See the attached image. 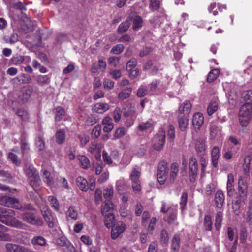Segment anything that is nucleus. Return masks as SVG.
Here are the masks:
<instances>
[{
  "instance_id": "f257e3e1",
  "label": "nucleus",
  "mask_w": 252,
  "mask_h": 252,
  "mask_svg": "<svg viewBox=\"0 0 252 252\" xmlns=\"http://www.w3.org/2000/svg\"><path fill=\"white\" fill-rule=\"evenodd\" d=\"M238 192L232 200V208L235 211L244 203L247 198L248 183L245 177L240 176L238 180Z\"/></svg>"
},
{
  "instance_id": "f03ea898",
  "label": "nucleus",
  "mask_w": 252,
  "mask_h": 252,
  "mask_svg": "<svg viewBox=\"0 0 252 252\" xmlns=\"http://www.w3.org/2000/svg\"><path fill=\"white\" fill-rule=\"evenodd\" d=\"M0 221L10 226L22 229L25 224L19 220L14 217L15 211L11 209L0 208Z\"/></svg>"
},
{
  "instance_id": "7ed1b4c3",
  "label": "nucleus",
  "mask_w": 252,
  "mask_h": 252,
  "mask_svg": "<svg viewBox=\"0 0 252 252\" xmlns=\"http://www.w3.org/2000/svg\"><path fill=\"white\" fill-rule=\"evenodd\" d=\"M24 173L29 179L30 185L35 192H38L40 189L41 180L37 170L32 165H26Z\"/></svg>"
},
{
  "instance_id": "20e7f679",
  "label": "nucleus",
  "mask_w": 252,
  "mask_h": 252,
  "mask_svg": "<svg viewBox=\"0 0 252 252\" xmlns=\"http://www.w3.org/2000/svg\"><path fill=\"white\" fill-rule=\"evenodd\" d=\"M252 114V104L245 103L241 106L239 113V120L243 126H245L248 125L251 118Z\"/></svg>"
},
{
  "instance_id": "39448f33",
  "label": "nucleus",
  "mask_w": 252,
  "mask_h": 252,
  "mask_svg": "<svg viewBox=\"0 0 252 252\" xmlns=\"http://www.w3.org/2000/svg\"><path fill=\"white\" fill-rule=\"evenodd\" d=\"M21 218L24 221L32 225L41 226L43 224L42 218L32 212H26L22 214Z\"/></svg>"
},
{
  "instance_id": "423d86ee",
  "label": "nucleus",
  "mask_w": 252,
  "mask_h": 252,
  "mask_svg": "<svg viewBox=\"0 0 252 252\" xmlns=\"http://www.w3.org/2000/svg\"><path fill=\"white\" fill-rule=\"evenodd\" d=\"M0 204L15 209L21 208V204L17 198L11 197L3 194H0Z\"/></svg>"
},
{
  "instance_id": "0eeeda50",
  "label": "nucleus",
  "mask_w": 252,
  "mask_h": 252,
  "mask_svg": "<svg viewBox=\"0 0 252 252\" xmlns=\"http://www.w3.org/2000/svg\"><path fill=\"white\" fill-rule=\"evenodd\" d=\"M165 140V132L163 129L159 131L158 133L156 135L153 139V144L150 148V152L154 150L156 151L160 150L164 144Z\"/></svg>"
},
{
  "instance_id": "6e6552de",
  "label": "nucleus",
  "mask_w": 252,
  "mask_h": 252,
  "mask_svg": "<svg viewBox=\"0 0 252 252\" xmlns=\"http://www.w3.org/2000/svg\"><path fill=\"white\" fill-rule=\"evenodd\" d=\"M5 247V252H34L28 247L12 243H7Z\"/></svg>"
},
{
  "instance_id": "1a4fd4ad",
  "label": "nucleus",
  "mask_w": 252,
  "mask_h": 252,
  "mask_svg": "<svg viewBox=\"0 0 252 252\" xmlns=\"http://www.w3.org/2000/svg\"><path fill=\"white\" fill-rule=\"evenodd\" d=\"M189 178L191 182H194L198 171V163L196 159L191 157L189 160Z\"/></svg>"
},
{
  "instance_id": "9d476101",
  "label": "nucleus",
  "mask_w": 252,
  "mask_h": 252,
  "mask_svg": "<svg viewBox=\"0 0 252 252\" xmlns=\"http://www.w3.org/2000/svg\"><path fill=\"white\" fill-rule=\"evenodd\" d=\"M126 229V225L123 222H119L113 226L111 230V237L113 240L116 239Z\"/></svg>"
},
{
  "instance_id": "9b49d317",
  "label": "nucleus",
  "mask_w": 252,
  "mask_h": 252,
  "mask_svg": "<svg viewBox=\"0 0 252 252\" xmlns=\"http://www.w3.org/2000/svg\"><path fill=\"white\" fill-rule=\"evenodd\" d=\"M31 80L32 79L30 76L24 73H22L11 79V82L14 85H19L30 83Z\"/></svg>"
},
{
  "instance_id": "f8f14e48",
  "label": "nucleus",
  "mask_w": 252,
  "mask_h": 252,
  "mask_svg": "<svg viewBox=\"0 0 252 252\" xmlns=\"http://www.w3.org/2000/svg\"><path fill=\"white\" fill-rule=\"evenodd\" d=\"M179 166L178 163H173L171 164L169 174L167 179V183H173L176 179L178 175Z\"/></svg>"
},
{
  "instance_id": "ddd939ff",
  "label": "nucleus",
  "mask_w": 252,
  "mask_h": 252,
  "mask_svg": "<svg viewBox=\"0 0 252 252\" xmlns=\"http://www.w3.org/2000/svg\"><path fill=\"white\" fill-rule=\"evenodd\" d=\"M195 149L199 157L204 156L206 154L205 140L203 138H199L195 143Z\"/></svg>"
},
{
  "instance_id": "4468645a",
  "label": "nucleus",
  "mask_w": 252,
  "mask_h": 252,
  "mask_svg": "<svg viewBox=\"0 0 252 252\" xmlns=\"http://www.w3.org/2000/svg\"><path fill=\"white\" fill-rule=\"evenodd\" d=\"M102 145L100 143H92L89 147V151L94 153L96 159L99 160L101 158L100 152Z\"/></svg>"
},
{
  "instance_id": "2eb2a0df",
  "label": "nucleus",
  "mask_w": 252,
  "mask_h": 252,
  "mask_svg": "<svg viewBox=\"0 0 252 252\" xmlns=\"http://www.w3.org/2000/svg\"><path fill=\"white\" fill-rule=\"evenodd\" d=\"M234 176L232 173H229L227 175V194L231 197L233 195L234 191Z\"/></svg>"
},
{
  "instance_id": "dca6fc26",
  "label": "nucleus",
  "mask_w": 252,
  "mask_h": 252,
  "mask_svg": "<svg viewBox=\"0 0 252 252\" xmlns=\"http://www.w3.org/2000/svg\"><path fill=\"white\" fill-rule=\"evenodd\" d=\"M211 162L214 167L216 168L218 166V161L220 156V150L217 146H214L211 150Z\"/></svg>"
},
{
  "instance_id": "f3484780",
  "label": "nucleus",
  "mask_w": 252,
  "mask_h": 252,
  "mask_svg": "<svg viewBox=\"0 0 252 252\" xmlns=\"http://www.w3.org/2000/svg\"><path fill=\"white\" fill-rule=\"evenodd\" d=\"M204 122V117L202 113L197 112L194 114L192 119V125L196 129H199Z\"/></svg>"
},
{
  "instance_id": "a211bd4d",
  "label": "nucleus",
  "mask_w": 252,
  "mask_h": 252,
  "mask_svg": "<svg viewBox=\"0 0 252 252\" xmlns=\"http://www.w3.org/2000/svg\"><path fill=\"white\" fill-rule=\"evenodd\" d=\"M225 200V196L221 190H218L215 195V202L216 207L220 208L222 207Z\"/></svg>"
},
{
  "instance_id": "6ab92c4d",
  "label": "nucleus",
  "mask_w": 252,
  "mask_h": 252,
  "mask_svg": "<svg viewBox=\"0 0 252 252\" xmlns=\"http://www.w3.org/2000/svg\"><path fill=\"white\" fill-rule=\"evenodd\" d=\"M110 108V106L106 103H97L95 104L93 108V111L99 114H103Z\"/></svg>"
},
{
  "instance_id": "aec40b11",
  "label": "nucleus",
  "mask_w": 252,
  "mask_h": 252,
  "mask_svg": "<svg viewBox=\"0 0 252 252\" xmlns=\"http://www.w3.org/2000/svg\"><path fill=\"white\" fill-rule=\"evenodd\" d=\"M188 116L185 115L182 113L179 114L178 121L179 128L182 131H184L188 125Z\"/></svg>"
},
{
  "instance_id": "412c9836",
  "label": "nucleus",
  "mask_w": 252,
  "mask_h": 252,
  "mask_svg": "<svg viewBox=\"0 0 252 252\" xmlns=\"http://www.w3.org/2000/svg\"><path fill=\"white\" fill-rule=\"evenodd\" d=\"M102 157L104 162L110 165L112 163L113 159L117 158L118 152L117 151H114L111 153V155L109 156L108 155L106 151H103L102 153Z\"/></svg>"
},
{
  "instance_id": "4be33fe9",
  "label": "nucleus",
  "mask_w": 252,
  "mask_h": 252,
  "mask_svg": "<svg viewBox=\"0 0 252 252\" xmlns=\"http://www.w3.org/2000/svg\"><path fill=\"white\" fill-rule=\"evenodd\" d=\"M136 113V109L134 105L128 103L125 108L123 115L125 117H134Z\"/></svg>"
},
{
  "instance_id": "5701e85b",
  "label": "nucleus",
  "mask_w": 252,
  "mask_h": 252,
  "mask_svg": "<svg viewBox=\"0 0 252 252\" xmlns=\"http://www.w3.org/2000/svg\"><path fill=\"white\" fill-rule=\"evenodd\" d=\"M76 184L79 189L83 191H86L88 189V182L84 178L79 176L76 179Z\"/></svg>"
},
{
  "instance_id": "b1692460",
  "label": "nucleus",
  "mask_w": 252,
  "mask_h": 252,
  "mask_svg": "<svg viewBox=\"0 0 252 252\" xmlns=\"http://www.w3.org/2000/svg\"><path fill=\"white\" fill-rule=\"evenodd\" d=\"M31 243L34 246H39L42 247L47 245L46 240L41 236L33 237L32 239Z\"/></svg>"
},
{
  "instance_id": "393cba45",
  "label": "nucleus",
  "mask_w": 252,
  "mask_h": 252,
  "mask_svg": "<svg viewBox=\"0 0 252 252\" xmlns=\"http://www.w3.org/2000/svg\"><path fill=\"white\" fill-rule=\"evenodd\" d=\"M43 216L48 226L50 228H53L54 226V223L56 221L55 218L53 217L52 214L49 212L45 211L43 213Z\"/></svg>"
},
{
  "instance_id": "a878e982",
  "label": "nucleus",
  "mask_w": 252,
  "mask_h": 252,
  "mask_svg": "<svg viewBox=\"0 0 252 252\" xmlns=\"http://www.w3.org/2000/svg\"><path fill=\"white\" fill-rule=\"evenodd\" d=\"M191 108V104L189 101H186L183 104V105L181 106L179 109V113H182L183 114L188 116L189 114Z\"/></svg>"
},
{
  "instance_id": "bb28decb",
  "label": "nucleus",
  "mask_w": 252,
  "mask_h": 252,
  "mask_svg": "<svg viewBox=\"0 0 252 252\" xmlns=\"http://www.w3.org/2000/svg\"><path fill=\"white\" fill-rule=\"evenodd\" d=\"M104 216L105 226L108 228L112 227L115 221L114 215L112 213H109L107 214H105Z\"/></svg>"
},
{
  "instance_id": "cd10ccee",
  "label": "nucleus",
  "mask_w": 252,
  "mask_h": 252,
  "mask_svg": "<svg viewBox=\"0 0 252 252\" xmlns=\"http://www.w3.org/2000/svg\"><path fill=\"white\" fill-rule=\"evenodd\" d=\"M130 21H131V19L130 17H129L125 22L122 23L118 28V33H122L126 32L129 27Z\"/></svg>"
},
{
  "instance_id": "c85d7f7f",
  "label": "nucleus",
  "mask_w": 252,
  "mask_h": 252,
  "mask_svg": "<svg viewBox=\"0 0 252 252\" xmlns=\"http://www.w3.org/2000/svg\"><path fill=\"white\" fill-rule=\"evenodd\" d=\"M116 186V189L120 194L123 193L127 188L126 181L122 179L117 181Z\"/></svg>"
},
{
  "instance_id": "c756f323",
  "label": "nucleus",
  "mask_w": 252,
  "mask_h": 252,
  "mask_svg": "<svg viewBox=\"0 0 252 252\" xmlns=\"http://www.w3.org/2000/svg\"><path fill=\"white\" fill-rule=\"evenodd\" d=\"M37 83L41 86H43L49 84L50 82V78L47 75H38L36 78Z\"/></svg>"
},
{
  "instance_id": "7c9ffc66",
  "label": "nucleus",
  "mask_w": 252,
  "mask_h": 252,
  "mask_svg": "<svg viewBox=\"0 0 252 252\" xmlns=\"http://www.w3.org/2000/svg\"><path fill=\"white\" fill-rule=\"evenodd\" d=\"M130 18L131 21H133V29L134 30H138L142 27L143 20L140 16H135L134 17Z\"/></svg>"
},
{
  "instance_id": "2f4dec72",
  "label": "nucleus",
  "mask_w": 252,
  "mask_h": 252,
  "mask_svg": "<svg viewBox=\"0 0 252 252\" xmlns=\"http://www.w3.org/2000/svg\"><path fill=\"white\" fill-rule=\"evenodd\" d=\"M169 216L167 221L169 223H173L177 218V209L176 207H172L169 209Z\"/></svg>"
},
{
  "instance_id": "473e14b6",
  "label": "nucleus",
  "mask_w": 252,
  "mask_h": 252,
  "mask_svg": "<svg viewBox=\"0 0 252 252\" xmlns=\"http://www.w3.org/2000/svg\"><path fill=\"white\" fill-rule=\"evenodd\" d=\"M55 120L59 121L63 119L66 114V111L64 108L62 107H58L55 109Z\"/></svg>"
},
{
  "instance_id": "72a5a7b5",
  "label": "nucleus",
  "mask_w": 252,
  "mask_h": 252,
  "mask_svg": "<svg viewBox=\"0 0 252 252\" xmlns=\"http://www.w3.org/2000/svg\"><path fill=\"white\" fill-rule=\"evenodd\" d=\"M65 139V132L63 129L58 130L56 134V142L59 144H63Z\"/></svg>"
},
{
  "instance_id": "f704fd0d",
  "label": "nucleus",
  "mask_w": 252,
  "mask_h": 252,
  "mask_svg": "<svg viewBox=\"0 0 252 252\" xmlns=\"http://www.w3.org/2000/svg\"><path fill=\"white\" fill-rule=\"evenodd\" d=\"M131 92V88H126V89L123 90L118 94V98L121 100L126 99L130 96Z\"/></svg>"
},
{
  "instance_id": "c9c22d12",
  "label": "nucleus",
  "mask_w": 252,
  "mask_h": 252,
  "mask_svg": "<svg viewBox=\"0 0 252 252\" xmlns=\"http://www.w3.org/2000/svg\"><path fill=\"white\" fill-rule=\"evenodd\" d=\"M220 71L219 69H214L209 72L207 80L208 82H212L218 77Z\"/></svg>"
},
{
  "instance_id": "e433bc0d",
  "label": "nucleus",
  "mask_w": 252,
  "mask_h": 252,
  "mask_svg": "<svg viewBox=\"0 0 252 252\" xmlns=\"http://www.w3.org/2000/svg\"><path fill=\"white\" fill-rule=\"evenodd\" d=\"M67 219L70 218L76 220L78 218V212L73 207H69L66 213Z\"/></svg>"
},
{
  "instance_id": "4c0bfd02",
  "label": "nucleus",
  "mask_w": 252,
  "mask_h": 252,
  "mask_svg": "<svg viewBox=\"0 0 252 252\" xmlns=\"http://www.w3.org/2000/svg\"><path fill=\"white\" fill-rule=\"evenodd\" d=\"M25 58L28 59L29 61L31 60L29 57L26 56L25 57L21 55H16L12 57L11 59V63L15 65H19L24 62Z\"/></svg>"
},
{
  "instance_id": "58836bf2",
  "label": "nucleus",
  "mask_w": 252,
  "mask_h": 252,
  "mask_svg": "<svg viewBox=\"0 0 252 252\" xmlns=\"http://www.w3.org/2000/svg\"><path fill=\"white\" fill-rule=\"evenodd\" d=\"M8 228L0 224V240L9 241L10 240V236L5 234L4 232L8 231Z\"/></svg>"
},
{
  "instance_id": "ea45409f",
  "label": "nucleus",
  "mask_w": 252,
  "mask_h": 252,
  "mask_svg": "<svg viewBox=\"0 0 252 252\" xmlns=\"http://www.w3.org/2000/svg\"><path fill=\"white\" fill-rule=\"evenodd\" d=\"M82 168L84 169H87L90 166V163L89 159L85 156L81 155L78 157Z\"/></svg>"
},
{
  "instance_id": "a19ab883",
  "label": "nucleus",
  "mask_w": 252,
  "mask_h": 252,
  "mask_svg": "<svg viewBox=\"0 0 252 252\" xmlns=\"http://www.w3.org/2000/svg\"><path fill=\"white\" fill-rule=\"evenodd\" d=\"M188 197V193L186 192H184L182 193L180 202V208L182 213H183V212L186 208Z\"/></svg>"
},
{
  "instance_id": "79ce46f5",
  "label": "nucleus",
  "mask_w": 252,
  "mask_h": 252,
  "mask_svg": "<svg viewBox=\"0 0 252 252\" xmlns=\"http://www.w3.org/2000/svg\"><path fill=\"white\" fill-rule=\"evenodd\" d=\"M223 213L221 211L217 213L215 217V226L216 230H219L221 227V224L222 220Z\"/></svg>"
},
{
  "instance_id": "37998d69",
  "label": "nucleus",
  "mask_w": 252,
  "mask_h": 252,
  "mask_svg": "<svg viewBox=\"0 0 252 252\" xmlns=\"http://www.w3.org/2000/svg\"><path fill=\"white\" fill-rule=\"evenodd\" d=\"M218 102L217 100L211 102L207 108V112L209 115H212L218 109Z\"/></svg>"
},
{
  "instance_id": "c03bdc74",
  "label": "nucleus",
  "mask_w": 252,
  "mask_h": 252,
  "mask_svg": "<svg viewBox=\"0 0 252 252\" xmlns=\"http://www.w3.org/2000/svg\"><path fill=\"white\" fill-rule=\"evenodd\" d=\"M153 125L152 120L150 119L146 122H142L138 126V129L143 131L150 128Z\"/></svg>"
},
{
  "instance_id": "a18cd8bd",
  "label": "nucleus",
  "mask_w": 252,
  "mask_h": 252,
  "mask_svg": "<svg viewBox=\"0 0 252 252\" xmlns=\"http://www.w3.org/2000/svg\"><path fill=\"white\" fill-rule=\"evenodd\" d=\"M113 192L114 190L112 186H109L104 190L103 196L106 201H111Z\"/></svg>"
},
{
  "instance_id": "49530a36",
  "label": "nucleus",
  "mask_w": 252,
  "mask_h": 252,
  "mask_svg": "<svg viewBox=\"0 0 252 252\" xmlns=\"http://www.w3.org/2000/svg\"><path fill=\"white\" fill-rule=\"evenodd\" d=\"M114 208V205L111 201H106L104 205L101 207V213L103 216L112 210Z\"/></svg>"
},
{
  "instance_id": "de8ad7c7",
  "label": "nucleus",
  "mask_w": 252,
  "mask_h": 252,
  "mask_svg": "<svg viewBox=\"0 0 252 252\" xmlns=\"http://www.w3.org/2000/svg\"><path fill=\"white\" fill-rule=\"evenodd\" d=\"M242 97L246 101V103L252 104V90L244 91L242 94Z\"/></svg>"
},
{
  "instance_id": "09e8293b",
  "label": "nucleus",
  "mask_w": 252,
  "mask_h": 252,
  "mask_svg": "<svg viewBox=\"0 0 252 252\" xmlns=\"http://www.w3.org/2000/svg\"><path fill=\"white\" fill-rule=\"evenodd\" d=\"M141 172L139 168H134L131 173L130 178L133 183H136L137 181H140L139 179L140 176Z\"/></svg>"
},
{
  "instance_id": "8fccbe9b",
  "label": "nucleus",
  "mask_w": 252,
  "mask_h": 252,
  "mask_svg": "<svg viewBox=\"0 0 252 252\" xmlns=\"http://www.w3.org/2000/svg\"><path fill=\"white\" fill-rule=\"evenodd\" d=\"M204 225L206 230L211 231L212 228L211 217L209 215H206L204 219Z\"/></svg>"
},
{
  "instance_id": "3c124183",
  "label": "nucleus",
  "mask_w": 252,
  "mask_h": 252,
  "mask_svg": "<svg viewBox=\"0 0 252 252\" xmlns=\"http://www.w3.org/2000/svg\"><path fill=\"white\" fill-rule=\"evenodd\" d=\"M180 237L178 235H174V237L172 240V249L174 250H178L180 247Z\"/></svg>"
},
{
  "instance_id": "603ef678",
  "label": "nucleus",
  "mask_w": 252,
  "mask_h": 252,
  "mask_svg": "<svg viewBox=\"0 0 252 252\" xmlns=\"http://www.w3.org/2000/svg\"><path fill=\"white\" fill-rule=\"evenodd\" d=\"M220 133V129L216 125H213L211 126L210 128V135L211 139L215 138Z\"/></svg>"
},
{
  "instance_id": "864d4df0",
  "label": "nucleus",
  "mask_w": 252,
  "mask_h": 252,
  "mask_svg": "<svg viewBox=\"0 0 252 252\" xmlns=\"http://www.w3.org/2000/svg\"><path fill=\"white\" fill-rule=\"evenodd\" d=\"M137 61L136 59L132 58L126 64V69L127 71H130L133 69L137 65Z\"/></svg>"
},
{
  "instance_id": "5fc2aeb1",
  "label": "nucleus",
  "mask_w": 252,
  "mask_h": 252,
  "mask_svg": "<svg viewBox=\"0 0 252 252\" xmlns=\"http://www.w3.org/2000/svg\"><path fill=\"white\" fill-rule=\"evenodd\" d=\"M167 173H157V178L159 183L160 185L165 184L166 181H167L168 178L167 177Z\"/></svg>"
},
{
  "instance_id": "6e6d98bb",
  "label": "nucleus",
  "mask_w": 252,
  "mask_h": 252,
  "mask_svg": "<svg viewBox=\"0 0 252 252\" xmlns=\"http://www.w3.org/2000/svg\"><path fill=\"white\" fill-rule=\"evenodd\" d=\"M167 173L168 172V165L167 163L165 161H161L158 165L157 173Z\"/></svg>"
},
{
  "instance_id": "4d7b16f0",
  "label": "nucleus",
  "mask_w": 252,
  "mask_h": 252,
  "mask_svg": "<svg viewBox=\"0 0 252 252\" xmlns=\"http://www.w3.org/2000/svg\"><path fill=\"white\" fill-rule=\"evenodd\" d=\"M226 95L230 103H231L230 101H234L237 98V93L235 90L227 91L226 93Z\"/></svg>"
},
{
  "instance_id": "13d9d810",
  "label": "nucleus",
  "mask_w": 252,
  "mask_h": 252,
  "mask_svg": "<svg viewBox=\"0 0 252 252\" xmlns=\"http://www.w3.org/2000/svg\"><path fill=\"white\" fill-rule=\"evenodd\" d=\"M149 8L152 11L157 10L160 7V3L158 0H150Z\"/></svg>"
},
{
  "instance_id": "bf43d9fd",
  "label": "nucleus",
  "mask_w": 252,
  "mask_h": 252,
  "mask_svg": "<svg viewBox=\"0 0 252 252\" xmlns=\"http://www.w3.org/2000/svg\"><path fill=\"white\" fill-rule=\"evenodd\" d=\"M248 237V231L245 228H243L241 230L240 234V240L241 243L243 244H246Z\"/></svg>"
},
{
  "instance_id": "052dcab7",
  "label": "nucleus",
  "mask_w": 252,
  "mask_h": 252,
  "mask_svg": "<svg viewBox=\"0 0 252 252\" xmlns=\"http://www.w3.org/2000/svg\"><path fill=\"white\" fill-rule=\"evenodd\" d=\"M147 92V87L144 85H141L137 90V96L138 97H142L146 95Z\"/></svg>"
},
{
  "instance_id": "680f3d73",
  "label": "nucleus",
  "mask_w": 252,
  "mask_h": 252,
  "mask_svg": "<svg viewBox=\"0 0 252 252\" xmlns=\"http://www.w3.org/2000/svg\"><path fill=\"white\" fill-rule=\"evenodd\" d=\"M126 133V130L124 127H120L116 130L114 137L115 138H120L123 137Z\"/></svg>"
},
{
  "instance_id": "e2e57ef3",
  "label": "nucleus",
  "mask_w": 252,
  "mask_h": 252,
  "mask_svg": "<svg viewBox=\"0 0 252 252\" xmlns=\"http://www.w3.org/2000/svg\"><path fill=\"white\" fill-rule=\"evenodd\" d=\"M124 49V46L122 44H118L114 46L111 50V52L115 55H118L122 53Z\"/></svg>"
},
{
  "instance_id": "0e129e2a",
  "label": "nucleus",
  "mask_w": 252,
  "mask_h": 252,
  "mask_svg": "<svg viewBox=\"0 0 252 252\" xmlns=\"http://www.w3.org/2000/svg\"><path fill=\"white\" fill-rule=\"evenodd\" d=\"M169 240L168 234L165 230H162L160 233V242L162 244H166Z\"/></svg>"
},
{
  "instance_id": "69168bd1",
  "label": "nucleus",
  "mask_w": 252,
  "mask_h": 252,
  "mask_svg": "<svg viewBox=\"0 0 252 252\" xmlns=\"http://www.w3.org/2000/svg\"><path fill=\"white\" fill-rule=\"evenodd\" d=\"M35 144L39 150H43L45 148V142L41 136H38L37 138Z\"/></svg>"
},
{
  "instance_id": "338daca9",
  "label": "nucleus",
  "mask_w": 252,
  "mask_h": 252,
  "mask_svg": "<svg viewBox=\"0 0 252 252\" xmlns=\"http://www.w3.org/2000/svg\"><path fill=\"white\" fill-rule=\"evenodd\" d=\"M49 201L52 206L56 210L59 209V203L57 199L54 196H50L49 197Z\"/></svg>"
},
{
  "instance_id": "774afa93",
  "label": "nucleus",
  "mask_w": 252,
  "mask_h": 252,
  "mask_svg": "<svg viewBox=\"0 0 252 252\" xmlns=\"http://www.w3.org/2000/svg\"><path fill=\"white\" fill-rule=\"evenodd\" d=\"M114 82L108 79H105L103 81V86L105 89L111 90L113 89Z\"/></svg>"
}]
</instances>
